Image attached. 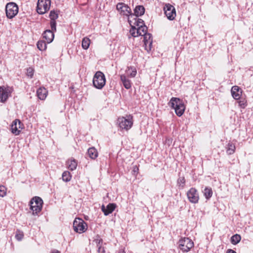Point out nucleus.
<instances>
[{"label":"nucleus","instance_id":"nucleus-1","mask_svg":"<svg viewBox=\"0 0 253 253\" xmlns=\"http://www.w3.org/2000/svg\"><path fill=\"white\" fill-rule=\"evenodd\" d=\"M169 105L174 109L175 114L178 117L181 116L185 110L183 101L179 98L172 97L169 103Z\"/></svg>","mask_w":253,"mask_h":253},{"label":"nucleus","instance_id":"nucleus-2","mask_svg":"<svg viewBox=\"0 0 253 253\" xmlns=\"http://www.w3.org/2000/svg\"><path fill=\"white\" fill-rule=\"evenodd\" d=\"M133 117L131 115H126V117H119L117 120V124L121 129L128 130L133 125Z\"/></svg>","mask_w":253,"mask_h":253},{"label":"nucleus","instance_id":"nucleus-3","mask_svg":"<svg viewBox=\"0 0 253 253\" xmlns=\"http://www.w3.org/2000/svg\"><path fill=\"white\" fill-rule=\"evenodd\" d=\"M93 86L99 89H102L106 84L105 76L101 71H97L93 78Z\"/></svg>","mask_w":253,"mask_h":253},{"label":"nucleus","instance_id":"nucleus-4","mask_svg":"<svg viewBox=\"0 0 253 253\" xmlns=\"http://www.w3.org/2000/svg\"><path fill=\"white\" fill-rule=\"evenodd\" d=\"M178 248L183 252L187 253L194 247V243L189 238H181L178 242Z\"/></svg>","mask_w":253,"mask_h":253},{"label":"nucleus","instance_id":"nucleus-5","mask_svg":"<svg viewBox=\"0 0 253 253\" xmlns=\"http://www.w3.org/2000/svg\"><path fill=\"white\" fill-rule=\"evenodd\" d=\"M19 8L18 5L13 2L7 3L5 6L6 16L8 19L14 18L18 13Z\"/></svg>","mask_w":253,"mask_h":253},{"label":"nucleus","instance_id":"nucleus-6","mask_svg":"<svg viewBox=\"0 0 253 253\" xmlns=\"http://www.w3.org/2000/svg\"><path fill=\"white\" fill-rule=\"evenodd\" d=\"M50 0H38L37 6V11L40 14H43L50 8Z\"/></svg>","mask_w":253,"mask_h":253},{"label":"nucleus","instance_id":"nucleus-7","mask_svg":"<svg viewBox=\"0 0 253 253\" xmlns=\"http://www.w3.org/2000/svg\"><path fill=\"white\" fill-rule=\"evenodd\" d=\"M73 228L77 233H84L87 229V224L85 221L81 218H76L73 222Z\"/></svg>","mask_w":253,"mask_h":253},{"label":"nucleus","instance_id":"nucleus-8","mask_svg":"<svg viewBox=\"0 0 253 253\" xmlns=\"http://www.w3.org/2000/svg\"><path fill=\"white\" fill-rule=\"evenodd\" d=\"M164 13L167 18L169 20H173L176 16V10L175 7L169 3H166L164 6Z\"/></svg>","mask_w":253,"mask_h":253},{"label":"nucleus","instance_id":"nucleus-9","mask_svg":"<svg viewBox=\"0 0 253 253\" xmlns=\"http://www.w3.org/2000/svg\"><path fill=\"white\" fill-rule=\"evenodd\" d=\"M147 29L148 28L145 25H141L138 27L137 28L132 26L129 32L132 37H137L138 36H142L147 33Z\"/></svg>","mask_w":253,"mask_h":253},{"label":"nucleus","instance_id":"nucleus-10","mask_svg":"<svg viewBox=\"0 0 253 253\" xmlns=\"http://www.w3.org/2000/svg\"><path fill=\"white\" fill-rule=\"evenodd\" d=\"M117 10L120 14L126 16L131 15V9L127 4L124 2H119L116 5Z\"/></svg>","mask_w":253,"mask_h":253},{"label":"nucleus","instance_id":"nucleus-11","mask_svg":"<svg viewBox=\"0 0 253 253\" xmlns=\"http://www.w3.org/2000/svg\"><path fill=\"white\" fill-rule=\"evenodd\" d=\"M188 198L190 202L196 204L199 200V195L197 190L194 188H191L187 193Z\"/></svg>","mask_w":253,"mask_h":253},{"label":"nucleus","instance_id":"nucleus-12","mask_svg":"<svg viewBox=\"0 0 253 253\" xmlns=\"http://www.w3.org/2000/svg\"><path fill=\"white\" fill-rule=\"evenodd\" d=\"M11 93V88L0 86V102H4Z\"/></svg>","mask_w":253,"mask_h":253},{"label":"nucleus","instance_id":"nucleus-13","mask_svg":"<svg viewBox=\"0 0 253 253\" xmlns=\"http://www.w3.org/2000/svg\"><path fill=\"white\" fill-rule=\"evenodd\" d=\"M144 37V44L145 49L148 52L151 50L152 44V36L149 33H146L143 36Z\"/></svg>","mask_w":253,"mask_h":253},{"label":"nucleus","instance_id":"nucleus-14","mask_svg":"<svg viewBox=\"0 0 253 253\" xmlns=\"http://www.w3.org/2000/svg\"><path fill=\"white\" fill-rule=\"evenodd\" d=\"M21 122L19 120H14L11 126V130L12 133L17 135L19 134L20 130L19 128H20Z\"/></svg>","mask_w":253,"mask_h":253},{"label":"nucleus","instance_id":"nucleus-15","mask_svg":"<svg viewBox=\"0 0 253 253\" xmlns=\"http://www.w3.org/2000/svg\"><path fill=\"white\" fill-rule=\"evenodd\" d=\"M42 36L43 38L46 40V42L49 43L51 42L54 39V32L50 30H46L43 33Z\"/></svg>","mask_w":253,"mask_h":253},{"label":"nucleus","instance_id":"nucleus-16","mask_svg":"<svg viewBox=\"0 0 253 253\" xmlns=\"http://www.w3.org/2000/svg\"><path fill=\"white\" fill-rule=\"evenodd\" d=\"M242 92V89L238 86H233L231 88L232 95L236 100H238L240 98Z\"/></svg>","mask_w":253,"mask_h":253},{"label":"nucleus","instance_id":"nucleus-17","mask_svg":"<svg viewBox=\"0 0 253 253\" xmlns=\"http://www.w3.org/2000/svg\"><path fill=\"white\" fill-rule=\"evenodd\" d=\"M120 79L124 86L126 89H128L131 87V81L125 75H121Z\"/></svg>","mask_w":253,"mask_h":253},{"label":"nucleus","instance_id":"nucleus-18","mask_svg":"<svg viewBox=\"0 0 253 253\" xmlns=\"http://www.w3.org/2000/svg\"><path fill=\"white\" fill-rule=\"evenodd\" d=\"M98 152L94 147L89 148L87 150L86 155L92 160L95 159L98 157Z\"/></svg>","mask_w":253,"mask_h":253},{"label":"nucleus","instance_id":"nucleus-19","mask_svg":"<svg viewBox=\"0 0 253 253\" xmlns=\"http://www.w3.org/2000/svg\"><path fill=\"white\" fill-rule=\"evenodd\" d=\"M47 91L44 87H40L37 91L38 98L41 100H44L46 97Z\"/></svg>","mask_w":253,"mask_h":253},{"label":"nucleus","instance_id":"nucleus-20","mask_svg":"<svg viewBox=\"0 0 253 253\" xmlns=\"http://www.w3.org/2000/svg\"><path fill=\"white\" fill-rule=\"evenodd\" d=\"M34 203L36 204V206H42L43 204L42 199L38 196L32 198L29 203V206H32Z\"/></svg>","mask_w":253,"mask_h":253},{"label":"nucleus","instance_id":"nucleus-21","mask_svg":"<svg viewBox=\"0 0 253 253\" xmlns=\"http://www.w3.org/2000/svg\"><path fill=\"white\" fill-rule=\"evenodd\" d=\"M145 10V8L143 5H137L134 9V13L135 16L138 17L143 15Z\"/></svg>","mask_w":253,"mask_h":253},{"label":"nucleus","instance_id":"nucleus-22","mask_svg":"<svg viewBox=\"0 0 253 253\" xmlns=\"http://www.w3.org/2000/svg\"><path fill=\"white\" fill-rule=\"evenodd\" d=\"M117 207H101V211L105 215H108L115 211Z\"/></svg>","mask_w":253,"mask_h":253},{"label":"nucleus","instance_id":"nucleus-23","mask_svg":"<svg viewBox=\"0 0 253 253\" xmlns=\"http://www.w3.org/2000/svg\"><path fill=\"white\" fill-rule=\"evenodd\" d=\"M203 192L204 193V195L207 200L211 197L213 193L211 188L210 187H206Z\"/></svg>","mask_w":253,"mask_h":253},{"label":"nucleus","instance_id":"nucleus-24","mask_svg":"<svg viewBox=\"0 0 253 253\" xmlns=\"http://www.w3.org/2000/svg\"><path fill=\"white\" fill-rule=\"evenodd\" d=\"M68 168L71 170H75L77 166V162L75 159L69 160L67 162Z\"/></svg>","mask_w":253,"mask_h":253},{"label":"nucleus","instance_id":"nucleus-25","mask_svg":"<svg viewBox=\"0 0 253 253\" xmlns=\"http://www.w3.org/2000/svg\"><path fill=\"white\" fill-rule=\"evenodd\" d=\"M241 240V236L239 234H235L231 238V243L233 245H236L240 242Z\"/></svg>","mask_w":253,"mask_h":253},{"label":"nucleus","instance_id":"nucleus-26","mask_svg":"<svg viewBox=\"0 0 253 253\" xmlns=\"http://www.w3.org/2000/svg\"><path fill=\"white\" fill-rule=\"evenodd\" d=\"M90 43V40L87 37L84 38L82 40V47L84 49H87L88 48Z\"/></svg>","mask_w":253,"mask_h":253},{"label":"nucleus","instance_id":"nucleus-27","mask_svg":"<svg viewBox=\"0 0 253 253\" xmlns=\"http://www.w3.org/2000/svg\"><path fill=\"white\" fill-rule=\"evenodd\" d=\"M38 48L41 51H44L47 48L46 42L43 41H39L37 44Z\"/></svg>","mask_w":253,"mask_h":253},{"label":"nucleus","instance_id":"nucleus-28","mask_svg":"<svg viewBox=\"0 0 253 253\" xmlns=\"http://www.w3.org/2000/svg\"><path fill=\"white\" fill-rule=\"evenodd\" d=\"M235 150V146L232 143H229L227 145L226 152L228 154L231 155L233 154Z\"/></svg>","mask_w":253,"mask_h":253},{"label":"nucleus","instance_id":"nucleus-29","mask_svg":"<svg viewBox=\"0 0 253 253\" xmlns=\"http://www.w3.org/2000/svg\"><path fill=\"white\" fill-rule=\"evenodd\" d=\"M62 178L64 181L68 182L71 178V173L68 171H65L62 173Z\"/></svg>","mask_w":253,"mask_h":253},{"label":"nucleus","instance_id":"nucleus-30","mask_svg":"<svg viewBox=\"0 0 253 253\" xmlns=\"http://www.w3.org/2000/svg\"><path fill=\"white\" fill-rule=\"evenodd\" d=\"M23 237H24L23 232L19 229H17V230L16 231L15 235V237L16 239L18 241H20L22 240V239L23 238Z\"/></svg>","mask_w":253,"mask_h":253},{"label":"nucleus","instance_id":"nucleus-31","mask_svg":"<svg viewBox=\"0 0 253 253\" xmlns=\"http://www.w3.org/2000/svg\"><path fill=\"white\" fill-rule=\"evenodd\" d=\"M42 207H30V209L32 211L33 214L38 215V213L41 211Z\"/></svg>","mask_w":253,"mask_h":253},{"label":"nucleus","instance_id":"nucleus-32","mask_svg":"<svg viewBox=\"0 0 253 253\" xmlns=\"http://www.w3.org/2000/svg\"><path fill=\"white\" fill-rule=\"evenodd\" d=\"M49 16L50 20L55 21V20L58 17V14L56 13L54 10H51L50 12Z\"/></svg>","mask_w":253,"mask_h":253},{"label":"nucleus","instance_id":"nucleus-33","mask_svg":"<svg viewBox=\"0 0 253 253\" xmlns=\"http://www.w3.org/2000/svg\"><path fill=\"white\" fill-rule=\"evenodd\" d=\"M7 188L3 185H0V196L3 197L6 194Z\"/></svg>","mask_w":253,"mask_h":253},{"label":"nucleus","instance_id":"nucleus-34","mask_svg":"<svg viewBox=\"0 0 253 253\" xmlns=\"http://www.w3.org/2000/svg\"><path fill=\"white\" fill-rule=\"evenodd\" d=\"M93 241L95 242L96 247L103 245V241L102 239L99 238V236L98 235L96 236V238H95Z\"/></svg>","mask_w":253,"mask_h":253},{"label":"nucleus","instance_id":"nucleus-35","mask_svg":"<svg viewBox=\"0 0 253 253\" xmlns=\"http://www.w3.org/2000/svg\"><path fill=\"white\" fill-rule=\"evenodd\" d=\"M50 27H51V31H52V32H54L56 31V22L54 20H50Z\"/></svg>","mask_w":253,"mask_h":253},{"label":"nucleus","instance_id":"nucleus-36","mask_svg":"<svg viewBox=\"0 0 253 253\" xmlns=\"http://www.w3.org/2000/svg\"><path fill=\"white\" fill-rule=\"evenodd\" d=\"M97 253H105L106 252H105V248L104 247H103L102 245L97 247Z\"/></svg>","mask_w":253,"mask_h":253},{"label":"nucleus","instance_id":"nucleus-37","mask_svg":"<svg viewBox=\"0 0 253 253\" xmlns=\"http://www.w3.org/2000/svg\"><path fill=\"white\" fill-rule=\"evenodd\" d=\"M139 169L137 166H134L133 167L132 169V174L136 176L138 173Z\"/></svg>","mask_w":253,"mask_h":253},{"label":"nucleus","instance_id":"nucleus-38","mask_svg":"<svg viewBox=\"0 0 253 253\" xmlns=\"http://www.w3.org/2000/svg\"><path fill=\"white\" fill-rule=\"evenodd\" d=\"M27 75L30 77L31 78H32L33 75H34V70L32 68H29L27 69Z\"/></svg>","mask_w":253,"mask_h":253},{"label":"nucleus","instance_id":"nucleus-39","mask_svg":"<svg viewBox=\"0 0 253 253\" xmlns=\"http://www.w3.org/2000/svg\"><path fill=\"white\" fill-rule=\"evenodd\" d=\"M239 105L242 108H245L247 106L246 102L245 100H240L238 101Z\"/></svg>","mask_w":253,"mask_h":253},{"label":"nucleus","instance_id":"nucleus-40","mask_svg":"<svg viewBox=\"0 0 253 253\" xmlns=\"http://www.w3.org/2000/svg\"><path fill=\"white\" fill-rule=\"evenodd\" d=\"M136 25L138 27H139L141 25H145L144 21L141 19L138 18L136 21Z\"/></svg>","mask_w":253,"mask_h":253},{"label":"nucleus","instance_id":"nucleus-41","mask_svg":"<svg viewBox=\"0 0 253 253\" xmlns=\"http://www.w3.org/2000/svg\"><path fill=\"white\" fill-rule=\"evenodd\" d=\"M185 182V179H184V177H182V178H179L178 180H177V183L178 184H184Z\"/></svg>","mask_w":253,"mask_h":253},{"label":"nucleus","instance_id":"nucleus-42","mask_svg":"<svg viewBox=\"0 0 253 253\" xmlns=\"http://www.w3.org/2000/svg\"><path fill=\"white\" fill-rule=\"evenodd\" d=\"M136 75V70L135 69H134L132 71L131 73L129 74V76L131 77H134Z\"/></svg>","mask_w":253,"mask_h":253},{"label":"nucleus","instance_id":"nucleus-43","mask_svg":"<svg viewBox=\"0 0 253 253\" xmlns=\"http://www.w3.org/2000/svg\"><path fill=\"white\" fill-rule=\"evenodd\" d=\"M226 253H236V252L232 249H228Z\"/></svg>","mask_w":253,"mask_h":253},{"label":"nucleus","instance_id":"nucleus-44","mask_svg":"<svg viewBox=\"0 0 253 253\" xmlns=\"http://www.w3.org/2000/svg\"><path fill=\"white\" fill-rule=\"evenodd\" d=\"M51 253H60V252L57 250L54 249L51 251Z\"/></svg>","mask_w":253,"mask_h":253},{"label":"nucleus","instance_id":"nucleus-45","mask_svg":"<svg viewBox=\"0 0 253 253\" xmlns=\"http://www.w3.org/2000/svg\"><path fill=\"white\" fill-rule=\"evenodd\" d=\"M107 206H116V205L115 204H114V203H109Z\"/></svg>","mask_w":253,"mask_h":253}]
</instances>
